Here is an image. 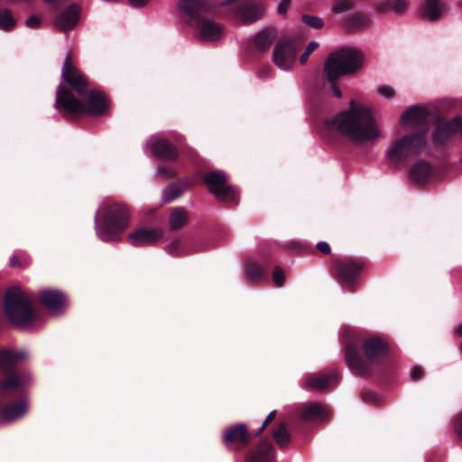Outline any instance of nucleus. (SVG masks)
<instances>
[{
	"label": "nucleus",
	"mask_w": 462,
	"mask_h": 462,
	"mask_svg": "<svg viewBox=\"0 0 462 462\" xmlns=\"http://www.w3.org/2000/svg\"><path fill=\"white\" fill-rule=\"evenodd\" d=\"M39 302L50 310H60L68 305L69 299L65 292L56 289H44L38 293Z\"/></svg>",
	"instance_id": "obj_17"
},
{
	"label": "nucleus",
	"mask_w": 462,
	"mask_h": 462,
	"mask_svg": "<svg viewBox=\"0 0 462 462\" xmlns=\"http://www.w3.org/2000/svg\"><path fill=\"white\" fill-rule=\"evenodd\" d=\"M455 334L459 337H462V324H458L456 328H455Z\"/></svg>",
	"instance_id": "obj_54"
},
{
	"label": "nucleus",
	"mask_w": 462,
	"mask_h": 462,
	"mask_svg": "<svg viewBox=\"0 0 462 462\" xmlns=\"http://www.w3.org/2000/svg\"><path fill=\"white\" fill-rule=\"evenodd\" d=\"M272 275H273V281L275 286H277V287L283 286L284 282H285V273H284L283 269L281 266L276 265L273 270Z\"/></svg>",
	"instance_id": "obj_41"
},
{
	"label": "nucleus",
	"mask_w": 462,
	"mask_h": 462,
	"mask_svg": "<svg viewBox=\"0 0 462 462\" xmlns=\"http://www.w3.org/2000/svg\"><path fill=\"white\" fill-rule=\"evenodd\" d=\"M339 374L331 370L324 374H310L306 378V385L309 389L324 391L335 387L339 382Z\"/></svg>",
	"instance_id": "obj_18"
},
{
	"label": "nucleus",
	"mask_w": 462,
	"mask_h": 462,
	"mask_svg": "<svg viewBox=\"0 0 462 462\" xmlns=\"http://www.w3.org/2000/svg\"><path fill=\"white\" fill-rule=\"evenodd\" d=\"M317 249L323 254H329L331 253L330 245L327 242H319L317 244Z\"/></svg>",
	"instance_id": "obj_52"
},
{
	"label": "nucleus",
	"mask_w": 462,
	"mask_h": 462,
	"mask_svg": "<svg viewBox=\"0 0 462 462\" xmlns=\"http://www.w3.org/2000/svg\"><path fill=\"white\" fill-rule=\"evenodd\" d=\"M10 404H19V405H22V404H26V402L25 401H18V402H11Z\"/></svg>",
	"instance_id": "obj_58"
},
{
	"label": "nucleus",
	"mask_w": 462,
	"mask_h": 462,
	"mask_svg": "<svg viewBox=\"0 0 462 462\" xmlns=\"http://www.w3.org/2000/svg\"><path fill=\"white\" fill-rule=\"evenodd\" d=\"M462 120L456 116L451 120L441 122L435 126L430 137V143L435 148H440L448 143L449 139L461 128Z\"/></svg>",
	"instance_id": "obj_15"
},
{
	"label": "nucleus",
	"mask_w": 462,
	"mask_h": 462,
	"mask_svg": "<svg viewBox=\"0 0 462 462\" xmlns=\"http://www.w3.org/2000/svg\"><path fill=\"white\" fill-rule=\"evenodd\" d=\"M445 9V5L439 0H425V7L423 15L427 16L430 21L437 20Z\"/></svg>",
	"instance_id": "obj_30"
},
{
	"label": "nucleus",
	"mask_w": 462,
	"mask_h": 462,
	"mask_svg": "<svg viewBox=\"0 0 462 462\" xmlns=\"http://www.w3.org/2000/svg\"><path fill=\"white\" fill-rule=\"evenodd\" d=\"M247 278L254 282H258L268 278V271L256 262H248L245 267Z\"/></svg>",
	"instance_id": "obj_28"
},
{
	"label": "nucleus",
	"mask_w": 462,
	"mask_h": 462,
	"mask_svg": "<svg viewBox=\"0 0 462 462\" xmlns=\"http://www.w3.org/2000/svg\"><path fill=\"white\" fill-rule=\"evenodd\" d=\"M203 182L208 187V191L218 200L236 204L237 194L235 189L228 185V177L223 171H211L204 174Z\"/></svg>",
	"instance_id": "obj_12"
},
{
	"label": "nucleus",
	"mask_w": 462,
	"mask_h": 462,
	"mask_svg": "<svg viewBox=\"0 0 462 462\" xmlns=\"http://www.w3.org/2000/svg\"><path fill=\"white\" fill-rule=\"evenodd\" d=\"M129 225V208L123 203H113L104 208L101 224L102 239L115 241L118 239Z\"/></svg>",
	"instance_id": "obj_7"
},
{
	"label": "nucleus",
	"mask_w": 462,
	"mask_h": 462,
	"mask_svg": "<svg viewBox=\"0 0 462 462\" xmlns=\"http://www.w3.org/2000/svg\"><path fill=\"white\" fill-rule=\"evenodd\" d=\"M55 108L65 117L83 115L97 117L107 114L109 101L99 89L90 88L80 98L70 93L65 87L57 88Z\"/></svg>",
	"instance_id": "obj_3"
},
{
	"label": "nucleus",
	"mask_w": 462,
	"mask_h": 462,
	"mask_svg": "<svg viewBox=\"0 0 462 462\" xmlns=\"http://www.w3.org/2000/svg\"><path fill=\"white\" fill-rule=\"evenodd\" d=\"M188 221L187 211L183 208H174L169 217L170 229L177 231L181 229Z\"/></svg>",
	"instance_id": "obj_29"
},
{
	"label": "nucleus",
	"mask_w": 462,
	"mask_h": 462,
	"mask_svg": "<svg viewBox=\"0 0 462 462\" xmlns=\"http://www.w3.org/2000/svg\"><path fill=\"white\" fill-rule=\"evenodd\" d=\"M61 77L63 83H60L58 88L63 86L70 93L77 94L79 98L91 88L88 78L74 65L71 52H68L65 57Z\"/></svg>",
	"instance_id": "obj_11"
},
{
	"label": "nucleus",
	"mask_w": 462,
	"mask_h": 462,
	"mask_svg": "<svg viewBox=\"0 0 462 462\" xmlns=\"http://www.w3.org/2000/svg\"><path fill=\"white\" fill-rule=\"evenodd\" d=\"M180 247H181L180 241L174 240L168 245V252H169V254H171L173 256H179V255H180Z\"/></svg>",
	"instance_id": "obj_44"
},
{
	"label": "nucleus",
	"mask_w": 462,
	"mask_h": 462,
	"mask_svg": "<svg viewBox=\"0 0 462 462\" xmlns=\"http://www.w3.org/2000/svg\"><path fill=\"white\" fill-rule=\"evenodd\" d=\"M158 175L164 180H171L176 176V171L172 168L161 166L158 168Z\"/></svg>",
	"instance_id": "obj_43"
},
{
	"label": "nucleus",
	"mask_w": 462,
	"mask_h": 462,
	"mask_svg": "<svg viewBox=\"0 0 462 462\" xmlns=\"http://www.w3.org/2000/svg\"><path fill=\"white\" fill-rule=\"evenodd\" d=\"M26 354L23 351L0 350V372L5 375V378L0 382V397L21 391L30 382L29 374L16 372L14 369L15 363L23 360Z\"/></svg>",
	"instance_id": "obj_6"
},
{
	"label": "nucleus",
	"mask_w": 462,
	"mask_h": 462,
	"mask_svg": "<svg viewBox=\"0 0 462 462\" xmlns=\"http://www.w3.org/2000/svg\"><path fill=\"white\" fill-rule=\"evenodd\" d=\"M32 259L25 252H19L10 259L11 267L26 268L31 264Z\"/></svg>",
	"instance_id": "obj_37"
},
{
	"label": "nucleus",
	"mask_w": 462,
	"mask_h": 462,
	"mask_svg": "<svg viewBox=\"0 0 462 462\" xmlns=\"http://www.w3.org/2000/svg\"><path fill=\"white\" fill-rule=\"evenodd\" d=\"M430 111L426 105L416 104L408 106L401 116L400 124L403 128H412L416 132H425L430 129Z\"/></svg>",
	"instance_id": "obj_13"
},
{
	"label": "nucleus",
	"mask_w": 462,
	"mask_h": 462,
	"mask_svg": "<svg viewBox=\"0 0 462 462\" xmlns=\"http://www.w3.org/2000/svg\"><path fill=\"white\" fill-rule=\"evenodd\" d=\"M277 37L274 27H266L255 34L254 42L257 51L263 52L267 51Z\"/></svg>",
	"instance_id": "obj_24"
},
{
	"label": "nucleus",
	"mask_w": 462,
	"mask_h": 462,
	"mask_svg": "<svg viewBox=\"0 0 462 462\" xmlns=\"http://www.w3.org/2000/svg\"><path fill=\"white\" fill-rule=\"evenodd\" d=\"M428 142L425 132H413L394 141L386 156L393 162H402L427 149Z\"/></svg>",
	"instance_id": "obj_9"
},
{
	"label": "nucleus",
	"mask_w": 462,
	"mask_h": 462,
	"mask_svg": "<svg viewBox=\"0 0 462 462\" xmlns=\"http://www.w3.org/2000/svg\"><path fill=\"white\" fill-rule=\"evenodd\" d=\"M395 353L394 346L382 337H377V361L384 357H392Z\"/></svg>",
	"instance_id": "obj_36"
},
{
	"label": "nucleus",
	"mask_w": 462,
	"mask_h": 462,
	"mask_svg": "<svg viewBox=\"0 0 462 462\" xmlns=\"http://www.w3.org/2000/svg\"><path fill=\"white\" fill-rule=\"evenodd\" d=\"M273 438L276 444L281 448H285L291 442V434L289 433L286 424L283 422L279 423L276 429L273 431Z\"/></svg>",
	"instance_id": "obj_31"
},
{
	"label": "nucleus",
	"mask_w": 462,
	"mask_h": 462,
	"mask_svg": "<svg viewBox=\"0 0 462 462\" xmlns=\"http://www.w3.org/2000/svg\"><path fill=\"white\" fill-rule=\"evenodd\" d=\"M178 149L180 151V153H182L184 156H186L188 159H189L191 162H196L199 160V154L198 152L190 147L189 144H187L184 142H179Z\"/></svg>",
	"instance_id": "obj_38"
},
{
	"label": "nucleus",
	"mask_w": 462,
	"mask_h": 462,
	"mask_svg": "<svg viewBox=\"0 0 462 462\" xmlns=\"http://www.w3.org/2000/svg\"><path fill=\"white\" fill-rule=\"evenodd\" d=\"M345 361L348 368L362 377L370 376L375 368V336L346 329L342 332Z\"/></svg>",
	"instance_id": "obj_4"
},
{
	"label": "nucleus",
	"mask_w": 462,
	"mask_h": 462,
	"mask_svg": "<svg viewBox=\"0 0 462 462\" xmlns=\"http://www.w3.org/2000/svg\"><path fill=\"white\" fill-rule=\"evenodd\" d=\"M187 1L186 14L197 23L201 37L208 41L219 39L223 33L221 24L202 16V14L211 12L212 5L210 3L208 0Z\"/></svg>",
	"instance_id": "obj_8"
},
{
	"label": "nucleus",
	"mask_w": 462,
	"mask_h": 462,
	"mask_svg": "<svg viewBox=\"0 0 462 462\" xmlns=\"http://www.w3.org/2000/svg\"><path fill=\"white\" fill-rule=\"evenodd\" d=\"M442 105L449 108L455 106V101L453 99L447 98L442 101Z\"/></svg>",
	"instance_id": "obj_53"
},
{
	"label": "nucleus",
	"mask_w": 462,
	"mask_h": 462,
	"mask_svg": "<svg viewBox=\"0 0 462 462\" xmlns=\"http://www.w3.org/2000/svg\"><path fill=\"white\" fill-rule=\"evenodd\" d=\"M361 399L364 402H373L375 400V393L371 390L364 389L361 392Z\"/></svg>",
	"instance_id": "obj_46"
},
{
	"label": "nucleus",
	"mask_w": 462,
	"mask_h": 462,
	"mask_svg": "<svg viewBox=\"0 0 462 462\" xmlns=\"http://www.w3.org/2000/svg\"><path fill=\"white\" fill-rule=\"evenodd\" d=\"M152 153L162 160L176 161L180 156V151L177 146L165 138L156 140L151 147Z\"/></svg>",
	"instance_id": "obj_21"
},
{
	"label": "nucleus",
	"mask_w": 462,
	"mask_h": 462,
	"mask_svg": "<svg viewBox=\"0 0 462 462\" xmlns=\"http://www.w3.org/2000/svg\"><path fill=\"white\" fill-rule=\"evenodd\" d=\"M353 8L354 4L352 0H336L332 6V11L335 14H340L351 10Z\"/></svg>",
	"instance_id": "obj_39"
},
{
	"label": "nucleus",
	"mask_w": 462,
	"mask_h": 462,
	"mask_svg": "<svg viewBox=\"0 0 462 462\" xmlns=\"http://www.w3.org/2000/svg\"><path fill=\"white\" fill-rule=\"evenodd\" d=\"M326 126L355 145H365L375 139V116L371 107L351 99L348 108L325 120Z\"/></svg>",
	"instance_id": "obj_1"
},
{
	"label": "nucleus",
	"mask_w": 462,
	"mask_h": 462,
	"mask_svg": "<svg viewBox=\"0 0 462 462\" xmlns=\"http://www.w3.org/2000/svg\"><path fill=\"white\" fill-rule=\"evenodd\" d=\"M300 412V419L303 421H311L319 419L325 414L326 406H305Z\"/></svg>",
	"instance_id": "obj_32"
},
{
	"label": "nucleus",
	"mask_w": 462,
	"mask_h": 462,
	"mask_svg": "<svg viewBox=\"0 0 462 462\" xmlns=\"http://www.w3.org/2000/svg\"><path fill=\"white\" fill-rule=\"evenodd\" d=\"M319 47V43L317 42H310L304 52L300 57V63L305 64L310 57V55Z\"/></svg>",
	"instance_id": "obj_42"
},
{
	"label": "nucleus",
	"mask_w": 462,
	"mask_h": 462,
	"mask_svg": "<svg viewBox=\"0 0 462 462\" xmlns=\"http://www.w3.org/2000/svg\"><path fill=\"white\" fill-rule=\"evenodd\" d=\"M275 452L269 440H263L257 447L251 449L245 456V462H273Z\"/></svg>",
	"instance_id": "obj_22"
},
{
	"label": "nucleus",
	"mask_w": 462,
	"mask_h": 462,
	"mask_svg": "<svg viewBox=\"0 0 462 462\" xmlns=\"http://www.w3.org/2000/svg\"><path fill=\"white\" fill-rule=\"evenodd\" d=\"M224 5H236L235 11L245 23H252L261 19L264 14V6L260 2L226 0Z\"/></svg>",
	"instance_id": "obj_16"
},
{
	"label": "nucleus",
	"mask_w": 462,
	"mask_h": 462,
	"mask_svg": "<svg viewBox=\"0 0 462 462\" xmlns=\"http://www.w3.org/2000/svg\"><path fill=\"white\" fill-rule=\"evenodd\" d=\"M189 186V180L188 179H182L179 180L177 181H174L171 184H169L164 189H163V201L164 202H171L175 199H178L180 197L184 191L185 189Z\"/></svg>",
	"instance_id": "obj_27"
},
{
	"label": "nucleus",
	"mask_w": 462,
	"mask_h": 462,
	"mask_svg": "<svg viewBox=\"0 0 462 462\" xmlns=\"http://www.w3.org/2000/svg\"><path fill=\"white\" fill-rule=\"evenodd\" d=\"M365 269V262L360 258L345 257L333 259L331 275L343 286L352 289Z\"/></svg>",
	"instance_id": "obj_10"
},
{
	"label": "nucleus",
	"mask_w": 462,
	"mask_h": 462,
	"mask_svg": "<svg viewBox=\"0 0 462 462\" xmlns=\"http://www.w3.org/2000/svg\"><path fill=\"white\" fill-rule=\"evenodd\" d=\"M366 25V18L359 13L349 15L346 20V26L348 30H360L365 28Z\"/></svg>",
	"instance_id": "obj_34"
},
{
	"label": "nucleus",
	"mask_w": 462,
	"mask_h": 462,
	"mask_svg": "<svg viewBox=\"0 0 462 462\" xmlns=\"http://www.w3.org/2000/svg\"><path fill=\"white\" fill-rule=\"evenodd\" d=\"M157 228H138L128 234V241L133 246L153 245L162 237Z\"/></svg>",
	"instance_id": "obj_19"
},
{
	"label": "nucleus",
	"mask_w": 462,
	"mask_h": 462,
	"mask_svg": "<svg viewBox=\"0 0 462 462\" xmlns=\"http://www.w3.org/2000/svg\"><path fill=\"white\" fill-rule=\"evenodd\" d=\"M296 53V42L292 38L282 39L273 49V63L282 69H289L295 62Z\"/></svg>",
	"instance_id": "obj_14"
},
{
	"label": "nucleus",
	"mask_w": 462,
	"mask_h": 462,
	"mask_svg": "<svg viewBox=\"0 0 462 462\" xmlns=\"http://www.w3.org/2000/svg\"><path fill=\"white\" fill-rule=\"evenodd\" d=\"M407 5L408 4L405 0H388L380 5H377V11H383L389 8L393 13L402 14L406 11Z\"/></svg>",
	"instance_id": "obj_33"
},
{
	"label": "nucleus",
	"mask_w": 462,
	"mask_h": 462,
	"mask_svg": "<svg viewBox=\"0 0 462 462\" xmlns=\"http://www.w3.org/2000/svg\"><path fill=\"white\" fill-rule=\"evenodd\" d=\"M187 5H188L187 0H180V8L182 9L185 14H186Z\"/></svg>",
	"instance_id": "obj_56"
},
{
	"label": "nucleus",
	"mask_w": 462,
	"mask_h": 462,
	"mask_svg": "<svg viewBox=\"0 0 462 462\" xmlns=\"http://www.w3.org/2000/svg\"><path fill=\"white\" fill-rule=\"evenodd\" d=\"M251 436L245 424H237L228 428L224 435L223 441L226 445H238L239 448L249 444Z\"/></svg>",
	"instance_id": "obj_20"
},
{
	"label": "nucleus",
	"mask_w": 462,
	"mask_h": 462,
	"mask_svg": "<svg viewBox=\"0 0 462 462\" xmlns=\"http://www.w3.org/2000/svg\"><path fill=\"white\" fill-rule=\"evenodd\" d=\"M80 8L77 4H70L56 17V25L62 31L74 28L79 19Z\"/></svg>",
	"instance_id": "obj_23"
},
{
	"label": "nucleus",
	"mask_w": 462,
	"mask_h": 462,
	"mask_svg": "<svg viewBox=\"0 0 462 462\" xmlns=\"http://www.w3.org/2000/svg\"><path fill=\"white\" fill-rule=\"evenodd\" d=\"M301 21L314 29H320L324 25L323 20L319 16L304 14L301 17Z\"/></svg>",
	"instance_id": "obj_40"
},
{
	"label": "nucleus",
	"mask_w": 462,
	"mask_h": 462,
	"mask_svg": "<svg viewBox=\"0 0 462 462\" xmlns=\"http://www.w3.org/2000/svg\"><path fill=\"white\" fill-rule=\"evenodd\" d=\"M307 404H311V405H314V404H319L318 402H308Z\"/></svg>",
	"instance_id": "obj_59"
},
{
	"label": "nucleus",
	"mask_w": 462,
	"mask_h": 462,
	"mask_svg": "<svg viewBox=\"0 0 462 462\" xmlns=\"http://www.w3.org/2000/svg\"><path fill=\"white\" fill-rule=\"evenodd\" d=\"M43 2L51 5L54 7V4L56 3V0H42Z\"/></svg>",
	"instance_id": "obj_57"
},
{
	"label": "nucleus",
	"mask_w": 462,
	"mask_h": 462,
	"mask_svg": "<svg viewBox=\"0 0 462 462\" xmlns=\"http://www.w3.org/2000/svg\"><path fill=\"white\" fill-rule=\"evenodd\" d=\"M291 0H282L277 8L278 14L282 15L285 14L291 5Z\"/></svg>",
	"instance_id": "obj_51"
},
{
	"label": "nucleus",
	"mask_w": 462,
	"mask_h": 462,
	"mask_svg": "<svg viewBox=\"0 0 462 462\" xmlns=\"http://www.w3.org/2000/svg\"><path fill=\"white\" fill-rule=\"evenodd\" d=\"M275 416H276L275 411H273L268 414V416L265 418L262 427L258 430L257 435H260L265 430V428L274 420Z\"/></svg>",
	"instance_id": "obj_48"
},
{
	"label": "nucleus",
	"mask_w": 462,
	"mask_h": 462,
	"mask_svg": "<svg viewBox=\"0 0 462 462\" xmlns=\"http://www.w3.org/2000/svg\"><path fill=\"white\" fill-rule=\"evenodd\" d=\"M69 0H56V3L54 4V8H56V9L60 8L62 5H64Z\"/></svg>",
	"instance_id": "obj_55"
},
{
	"label": "nucleus",
	"mask_w": 462,
	"mask_h": 462,
	"mask_svg": "<svg viewBox=\"0 0 462 462\" xmlns=\"http://www.w3.org/2000/svg\"><path fill=\"white\" fill-rule=\"evenodd\" d=\"M363 55L353 47H343L330 52L324 61L320 77L321 90L340 98L338 80L344 76L356 73L362 67Z\"/></svg>",
	"instance_id": "obj_2"
},
{
	"label": "nucleus",
	"mask_w": 462,
	"mask_h": 462,
	"mask_svg": "<svg viewBox=\"0 0 462 462\" xmlns=\"http://www.w3.org/2000/svg\"><path fill=\"white\" fill-rule=\"evenodd\" d=\"M423 376V369L418 365L411 367L410 372V378L413 382L420 380Z\"/></svg>",
	"instance_id": "obj_45"
},
{
	"label": "nucleus",
	"mask_w": 462,
	"mask_h": 462,
	"mask_svg": "<svg viewBox=\"0 0 462 462\" xmlns=\"http://www.w3.org/2000/svg\"><path fill=\"white\" fill-rule=\"evenodd\" d=\"M16 24V21L12 12L4 8L0 10V29L4 31L12 30Z\"/></svg>",
	"instance_id": "obj_35"
},
{
	"label": "nucleus",
	"mask_w": 462,
	"mask_h": 462,
	"mask_svg": "<svg viewBox=\"0 0 462 462\" xmlns=\"http://www.w3.org/2000/svg\"><path fill=\"white\" fill-rule=\"evenodd\" d=\"M379 93L386 98H392L395 92L392 87L384 85L379 88Z\"/></svg>",
	"instance_id": "obj_47"
},
{
	"label": "nucleus",
	"mask_w": 462,
	"mask_h": 462,
	"mask_svg": "<svg viewBox=\"0 0 462 462\" xmlns=\"http://www.w3.org/2000/svg\"><path fill=\"white\" fill-rule=\"evenodd\" d=\"M454 429L456 433L462 438V411L457 415L454 421Z\"/></svg>",
	"instance_id": "obj_49"
},
{
	"label": "nucleus",
	"mask_w": 462,
	"mask_h": 462,
	"mask_svg": "<svg viewBox=\"0 0 462 462\" xmlns=\"http://www.w3.org/2000/svg\"><path fill=\"white\" fill-rule=\"evenodd\" d=\"M4 312L7 319L17 328H25L38 318L31 297L20 286L6 289L4 296Z\"/></svg>",
	"instance_id": "obj_5"
},
{
	"label": "nucleus",
	"mask_w": 462,
	"mask_h": 462,
	"mask_svg": "<svg viewBox=\"0 0 462 462\" xmlns=\"http://www.w3.org/2000/svg\"><path fill=\"white\" fill-rule=\"evenodd\" d=\"M25 24L29 28L36 29L41 24V19L38 16L31 15L25 22Z\"/></svg>",
	"instance_id": "obj_50"
},
{
	"label": "nucleus",
	"mask_w": 462,
	"mask_h": 462,
	"mask_svg": "<svg viewBox=\"0 0 462 462\" xmlns=\"http://www.w3.org/2000/svg\"><path fill=\"white\" fill-rule=\"evenodd\" d=\"M433 175V168L429 162H417L410 171L411 180L422 184Z\"/></svg>",
	"instance_id": "obj_25"
},
{
	"label": "nucleus",
	"mask_w": 462,
	"mask_h": 462,
	"mask_svg": "<svg viewBox=\"0 0 462 462\" xmlns=\"http://www.w3.org/2000/svg\"><path fill=\"white\" fill-rule=\"evenodd\" d=\"M28 406H0V422H12L23 417Z\"/></svg>",
	"instance_id": "obj_26"
}]
</instances>
